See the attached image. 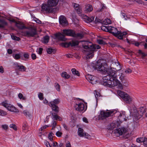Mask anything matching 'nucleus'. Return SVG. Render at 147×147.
Wrapping results in <instances>:
<instances>
[{
  "instance_id": "22",
  "label": "nucleus",
  "mask_w": 147,
  "mask_h": 147,
  "mask_svg": "<svg viewBox=\"0 0 147 147\" xmlns=\"http://www.w3.org/2000/svg\"><path fill=\"white\" fill-rule=\"evenodd\" d=\"M56 113H52V119L53 120H58L59 121H61L62 120V118L61 117H60L59 116L57 115V113L55 112Z\"/></svg>"
},
{
  "instance_id": "48",
  "label": "nucleus",
  "mask_w": 147,
  "mask_h": 147,
  "mask_svg": "<svg viewBox=\"0 0 147 147\" xmlns=\"http://www.w3.org/2000/svg\"><path fill=\"white\" fill-rule=\"evenodd\" d=\"M53 49L51 48H48L47 49V51L48 53L51 54L53 51Z\"/></svg>"
},
{
  "instance_id": "63",
  "label": "nucleus",
  "mask_w": 147,
  "mask_h": 147,
  "mask_svg": "<svg viewBox=\"0 0 147 147\" xmlns=\"http://www.w3.org/2000/svg\"><path fill=\"white\" fill-rule=\"evenodd\" d=\"M43 49L41 48H39L38 49V53L39 54H41L42 52Z\"/></svg>"
},
{
  "instance_id": "25",
  "label": "nucleus",
  "mask_w": 147,
  "mask_h": 147,
  "mask_svg": "<svg viewBox=\"0 0 147 147\" xmlns=\"http://www.w3.org/2000/svg\"><path fill=\"white\" fill-rule=\"evenodd\" d=\"M49 37L48 35L45 36L43 37L42 42L43 43L47 44L49 41Z\"/></svg>"
},
{
  "instance_id": "4",
  "label": "nucleus",
  "mask_w": 147,
  "mask_h": 147,
  "mask_svg": "<svg viewBox=\"0 0 147 147\" xmlns=\"http://www.w3.org/2000/svg\"><path fill=\"white\" fill-rule=\"evenodd\" d=\"M27 30L23 32L24 36L28 37H34L37 34L36 30L34 26H31L25 28Z\"/></svg>"
},
{
  "instance_id": "6",
  "label": "nucleus",
  "mask_w": 147,
  "mask_h": 147,
  "mask_svg": "<svg viewBox=\"0 0 147 147\" xmlns=\"http://www.w3.org/2000/svg\"><path fill=\"white\" fill-rule=\"evenodd\" d=\"M113 111H110L108 112L102 111L99 115V118L100 119H104L110 116H113L114 114Z\"/></svg>"
},
{
  "instance_id": "19",
  "label": "nucleus",
  "mask_w": 147,
  "mask_h": 147,
  "mask_svg": "<svg viewBox=\"0 0 147 147\" xmlns=\"http://www.w3.org/2000/svg\"><path fill=\"white\" fill-rule=\"evenodd\" d=\"M118 117L121 121H127L129 120V119L127 117L126 118L125 115V112L123 113H121Z\"/></svg>"
},
{
  "instance_id": "47",
  "label": "nucleus",
  "mask_w": 147,
  "mask_h": 147,
  "mask_svg": "<svg viewBox=\"0 0 147 147\" xmlns=\"http://www.w3.org/2000/svg\"><path fill=\"white\" fill-rule=\"evenodd\" d=\"M7 115L6 112L0 109V115L5 116Z\"/></svg>"
},
{
  "instance_id": "51",
  "label": "nucleus",
  "mask_w": 147,
  "mask_h": 147,
  "mask_svg": "<svg viewBox=\"0 0 147 147\" xmlns=\"http://www.w3.org/2000/svg\"><path fill=\"white\" fill-rule=\"evenodd\" d=\"M56 125V122L54 120H53L52 121L51 125H52V129H53L55 128Z\"/></svg>"
},
{
  "instance_id": "9",
  "label": "nucleus",
  "mask_w": 147,
  "mask_h": 147,
  "mask_svg": "<svg viewBox=\"0 0 147 147\" xmlns=\"http://www.w3.org/2000/svg\"><path fill=\"white\" fill-rule=\"evenodd\" d=\"M3 106L6 108L9 111L14 112H18V110L15 107L10 104L6 103H2Z\"/></svg>"
},
{
  "instance_id": "41",
  "label": "nucleus",
  "mask_w": 147,
  "mask_h": 147,
  "mask_svg": "<svg viewBox=\"0 0 147 147\" xmlns=\"http://www.w3.org/2000/svg\"><path fill=\"white\" fill-rule=\"evenodd\" d=\"M10 127L13 129L14 130L16 131L17 130V127L16 125L14 124H11L9 125Z\"/></svg>"
},
{
  "instance_id": "57",
  "label": "nucleus",
  "mask_w": 147,
  "mask_h": 147,
  "mask_svg": "<svg viewBox=\"0 0 147 147\" xmlns=\"http://www.w3.org/2000/svg\"><path fill=\"white\" fill-rule=\"evenodd\" d=\"M138 53L141 55L142 57H144L146 55L141 50H139Z\"/></svg>"
},
{
  "instance_id": "52",
  "label": "nucleus",
  "mask_w": 147,
  "mask_h": 147,
  "mask_svg": "<svg viewBox=\"0 0 147 147\" xmlns=\"http://www.w3.org/2000/svg\"><path fill=\"white\" fill-rule=\"evenodd\" d=\"M84 136L87 139H90L91 138L90 136L87 133H84Z\"/></svg>"
},
{
  "instance_id": "56",
  "label": "nucleus",
  "mask_w": 147,
  "mask_h": 147,
  "mask_svg": "<svg viewBox=\"0 0 147 147\" xmlns=\"http://www.w3.org/2000/svg\"><path fill=\"white\" fill-rule=\"evenodd\" d=\"M132 71L129 68L127 69L124 71L127 74H130L132 72Z\"/></svg>"
},
{
  "instance_id": "3",
  "label": "nucleus",
  "mask_w": 147,
  "mask_h": 147,
  "mask_svg": "<svg viewBox=\"0 0 147 147\" xmlns=\"http://www.w3.org/2000/svg\"><path fill=\"white\" fill-rule=\"evenodd\" d=\"M115 75H116V79L117 80H118L119 83H118L117 84L116 86H112V87H110V88H113L115 86H117V88L120 89H123V86L121 83L117 79V76H119V78L122 83L123 84L124 86H126L128 85L127 82L126 81L125 78V76L124 74L121 71H119L116 72L115 71Z\"/></svg>"
},
{
  "instance_id": "13",
  "label": "nucleus",
  "mask_w": 147,
  "mask_h": 147,
  "mask_svg": "<svg viewBox=\"0 0 147 147\" xmlns=\"http://www.w3.org/2000/svg\"><path fill=\"white\" fill-rule=\"evenodd\" d=\"M59 21L60 24L63 26H66L68 24L65 17L63 16H61L59 17Z\"/></svg>"
},
{
  "instance_id": "53",
  "label": "nucleus",
  "mask_w": 147,
  "mask_h": 147,
  "mask_svg": "<svg viewBox=\"0 0 147 147\" xmlns=\"http://www.w3.org/2000/svg\"><path fill=\"white\" fill-rule=\"evenodd\" d=\"M55 84V86L57 90L58 91H60V86L59 85L58 83H56Z\"/></svg>"
},
{
  "instance_id": "36",
  "label": "nucleus",
  "mask_w": 147,
  "mask_h": 147,
  "mask_svg": "<svg viewBox=\"0 0 147 147\" xmlns=\"http://www.w3.org/2000/svg\"><path fill=\"white\" fill-rule=\"evenodd\" d=\"M18 97L20 99H22V100H25L26 99V97L24 96L21 93H20L18 94Z\"/></svg>"
},
{
  "instance_id": "50",
  "label": "nucleus",
  "mask_w": 147,
  "mask_h": 147,
  "mask_svg": "<svg viewBox=\"0 0 147 147\" xmlns=\"http://www.w3.org/2000/svg\"><path fill=\"white\" fill-rule=\"evenodd\" d=\"M2 128L4 130H6L8 128V126L7 125H1Z\"/></svg>"
},
{
  "instance_id": "37",
  "label": "nucleus",
  "mask_w": 147,
  "mask_h": 147,
  "mask_svg": "<svg viewBox=\"0 0 147 147\" xmlns=\"http://www.w3.org/2000/svg\"><path fill=\"white\" fill-rule=\"evenodd\" d=\"M144 137L140 138L137 139L136 142L138 143L142 142L144 140Z\"/></svg>"
},
{
  "instance_id": "2",
  "label": "nucleus",
  "mask_w": 147,
  "mask_h": 147,
  "mask_svg": "<svg viewBox=\"0 0 147 147\" xmlns=\"http://www.w3.org/2000/svg\"><path fill=\"white\" fill-rule=\"evenodd\" d=\"M83 48L86 50L85 51L87 52V58L90 59L93 57V51H96V49H99L100 47L98 45L91 44L84 45Z\"/></svg>"
},
{
  "instance_id": "59",
  "label": "nucleus",
  "mask_w": 147,
  "mask_h": 147,
  "mask_svg": "<svg viewBox=\"0 0 147 147\" xmlns=\"http://www.w3.org/2000/svg\"><path fill=\"white\" fill-rule=\"evenodd\" d=\"M62 132L59 131H57L56 133V136L59 137H60L62 135Z\"/></svg>"
},
{
  "instance_id": "45",
  "label": "nucleus",
  "mask_w": 147,
  "mask_h": 147,
  "mask_svg": "<svg viewBox=\"0 0 147 147\" xmlns=\"http://www.w3.org/2000/svg\"><path fill=\"white\" fill-rule=\"evenodd\" d=\"M71 32H69L68 36H70L74 37L75 32L73 30H70Z\"/></svg>"
},
{
  "instance_id": "46",
  "label": "nucleus",
  "mask_w": 147,
  "mask_h": 147,
  "mask_svg": "<svg viewBox=\"0 0 147 147\" xmlns=\"http://www.w3.org/2000/svg\"><path fill=\"white\" fill-rule=\"evenodd\" d=\"M98 43L100 45H105L106 43L103 40L101 39H98L97 40Z\"/></svg>"
},
{
  "instance_id": "12",
  "label": "nucleus",
  "mask_w": 147,
  "mask_h": 147,
  "mask_svg": "<svg viewBox=\"0 0 147 147\" xmlns=\"http://www.w3.org/2000/svg\"><path fill=\"white\" fill-rule=\"evenodd\" d=\"M73 6L76 11L77 13L79 16H82V8L78 4L74 3L73 4Z\"/></svg>"
},
{
  "instance_id": "23",
  "label": "nucleus",
  "mask_w": 147,
  "mask_h": 147,
  "mask_svg": "<svg viewBox=\"0 0 147 147\" xmlns=\"http://www.w3.org/2000/svg\"><path fill=\"white\" fill-rule=\"evenodd\" d=\"M7 25V23L4 20L0 19V28H4Z\"/></svg>"
},
{
  "instance_id": "28",
  "label": "nucleus",
  "mask_w": 147,
  "mask_h": 147,
  "mask_svg": "<svg viewBox=\"0 0 147 147\" xmlns=\"http://www.w3.org/2000/svg\"><path fill=\"white\" fill-rule=\"evenodd\" d=\"M61 76L62 77L66 79H68L70 77V76L65 71H63L62 73Z\"/></svg>"
},
{
  "instance_id": "10",
  "label": "nucleus",
  "mask_w": 147,
  "mask_h": 147,
  "mask_svg": "<svg viewBox=\"0 0 147 147\" xmlns=\"http://www.w3.org/2000/svg\"><path fill=\"white\" fill-rule=\"evenodd\" d=\"M74 107L76 110L80 111H85L87 109V107L85 108L84 105L82 103L76 104L75 105Z\"/></svg>"
},
{
  "instance_id": "29",
  "label": "nucleus",
  "mask_w": 147,
  "mask_h": 147,
  "mask_svg": "<svg viewBox=\"0 0 147 147\" xmlns=\"http://www.w3.org/2000/svg\"><path fill=\"white\" fill-rule=\"evenodd\" d=\"M70 44L72 47L77 46L79 44V42L77 40H73L70 42Z\"/></svg>"
},
{
  "instance_id": "8",
  "label": "nucleus",
  "mask_w": 147,
  "mask_h": 147,
  "mask_svg": "<svg viewBox=\"0 0 147 147\" xmlns=\"http://www.w3.org/2000/svg\"><path fill=\"white\" fill-rule=\"evenodd\" d=\"M41 11H45L46 13H51L53 11V9L47 3H43L41 6Z\"/></svg>"
},
{
  "instance_id": "1",
  "label": "nucleus",
  "mask_w": 147,
  "mask_h": 147,
  "mask_svg": "<svg viewBox=\"0 0 147 147\" xmlns=\"http://www.w3.org/2000/svg\"><path fill=\"white\" fill-rule=\"evenodd\" d=\"M95 68L97 70L101 72L102 73L108 75L103 78L102 84L109 87H112L116 86L119 83L116 79L115 70L112 68L108 69L106 63L103 61L99 60L95 65Z\"/></svg>"
},
{
  "instance_id": "17",
  "label": "nucleus",
  "mask_w": 147,
  "mask_h": 147,
  "mask_svg": "<svg viewBox=\"0 0 147 147\" xmlns=\"http://www.w3.org/2000/svg\"><path fill=\"white\" fill-rule=\"evenodd\" d=\"M58 0H48V4L52 8L56 6L57 4Z\"/></svg>"
},
{
  "instance_id": "44",
  "label": "nucleus",
  "mask_w": 147,
  "mask_h": 147,
  "mask_svg": "<svg viewBox=\"0 0 147 147\" xmlns=\"http://www.w3.org/2000/svg\"><path fill=\"white\" fill-rule=\"evenodd\" d=\"M104 22H105V24L106 25L111 24V20L108 19H105Z\"/></svg>"
},
{
  "instance_id": "32",
  "label": "nucleus",
  "mask_w": 147,
  "mask_h": 147,
  "mask_svg": "<svg viewBox=\"0 0 147 147\" xmlns=\"http://www.w3.org/2000/svg\"><path fill=\"white\" fill-rule=\"evenodd\" d=\"M71 71L73 74L77 75L78 76H80L79 72L78 71H76L75 69H71Z\"/></svg>"
},
{
  "instance_id": "5",
  "label": "nucleus",
  "mask_w": 147,
  "mask_h": 147,
  "mask_svg": "<svg viewBox=\"0 0 147 147\" xmlns=\"http://www.w3.org/2000/svg\"><path fill=\"white\" fill-rule=\"evenodd\" d=\"M117 93L119 95L123 100L126 103L130 104L131 103L133 100V98L128 94L120 90H118Z\"/></svg>"
},
{
  "instance_id": "31",
  "label": "nucleus",
  "mask_w": 147,
  "mask_h": 147,
  "mask_svg": "<svg viewBox=\"0 0 147 147\" xmlns=\"http://www.w3.org/2000/svg\"><path fill=\"white\" fill-rule=\"evenodd\" d=\"M24 59L22 58L21 59L25 61H27L29 57V55L28 53H24L23 55Z\"/></svg>"
},
{
  "instance_id": "35",
  "label": "nucleus",
  "mask_w": 147,
  "mask_h": 147,
  "mask_svg": "<svg viewBox=\"0 0 147 147\" xmlns=\"http://www.w3.org/2000/svg\"><path fill=\"white\" fill-rule=\"evenodd\" d=\"M71 32L70 29H65L63 30V34L66 36H68L69 32Z\"/></svg>"
},
{
  "instance_id": "38",
  "label": "nucleus",
  "mask_w": 147,
  "mask_h": 147,
  "mask_svg": "<svg viewBox=\"0 0 147 147\" xmlns=\"http://www.w3.org/2000/svg\"><path fill=\"white\" fill-rule=\"evenodd\" d=\"M109 27V26H102L101 27V29L105 32H109V29L108 28Z\"/></svg>"
},
{
  "instance_id": "55",
  "label": "nucleus",
  "mask_w": 147,
  "mask_h": 147,
  "mask_svg": "<svg viewBox=\"0 0 147 147\" xmlns=\"http://www.w3.org/2000/svg\"><path fill=\"white\" fill-rule=\"evenodd\" d=\"M144 140L143 142L144 145L145 147H147V138L144 137Z\"/></svg>"
},
{
  "instance_id": "34",
  "label": "nucleus",
  "mask_w": 147,
  "mask_h": 147,
  "mask_svg": "<svg viewBox=\"0 0 147 147\" xmlns=\"http://www.w3.org/2000/svg\"><path fill=\"white\" fill-rule=\"evenodd\" d=\"M18 69L20 71H24L26 70L25 67L23 65H18Z\"/></svg>"
},
{
  "instance_id": "43",
  "label": "nucleus",
  "mask_w": 147,
  "mask_h": 147,
  "mask_svg": "<svg viewBox=\"0 0 147 147\" xmlns=\"http://www.w3.org/2000/svg\"><path fill=\"white\" fill-rule=\"evenodd\" d=\"M38 96L40 100H42L44 98L43 94L42 93L39 92L38 93Z\"/></svg>"
},
{
  "instance_id": "24",
  "label": "nucleus",
  "mask_w": 147,
  "mask_h": 147,
  "mask_svg": "<svg viewBox=\"0 0 147 147\" xmlns=\"http://www.w3.org/2000/svg\"><path fill=\"white\" fill-rule=\"evenodd\" d=\"M94 16H92L91 17H89L85 15L84 16V18L86 20V22H91L94 20Z\"/></svg>"
},
{
  "instance_id": "49",
  "label": "nucleus",
  "mask_w": 147,
  "mask_h": 147,
  "mask_svg": "<svg viewBox=\"0 0 147 147\" xmlns=\"http://www.w3.org/2000/svg\"><path fill=\"white\" fill-rule=\"evenodd\" d=\"M53 134L52 133H50L49 134L48 138L50 140V141H52L53 140Z\"/></svg>"
},
{
  "instance_id": "14",
  "label": "nucleus",
  "mask_w": 147,
  "mask_h": 147,
  "mask_svg": "<svg viewBox=\"0 0 147 147\" xmlns=\"http://www.w3.org/2000/svg\"><path fill=\"white\" fill-rule=\"evenodd\" d=\"M127 33L126 32H121V31H118V32H117L115 36L117 37L119 39H122L124 38L125 37L126 35L127 34Z\"/></svg>"
},
{
  "instance_id": "15",
  "label": "nucleus",
  "mask_w": 147,
  "mask_h": 147,
  "mask_svg": "<svg viewBox=\"0 0 147 147\" xmlns=\"http://www.w3.org/2000/svg\"><path fill=\"white\" fill-rule=\"evenodd\" d=\"M56 37L59 40L65 41L66 39L65 37V35L61 33H59L55 34Z\"/></svg>"
},
{
  "instance_id": "27",
  "label": "nucleus",
  "mask_w": 147,
  "mask_h": 147,
  "mask_svg": "<svg viewBox=\"0 0 147 147\" xmlns=\"http://www.w3.org/2000/svg\"><path fill=\"white\" fill-rule=\"evenodd\" d=\"M84 130L81 128H78V134L81 137L84 136V133L83 132Z\"/></svg>"
},
{
  "instance_id": "39",
  "label": "nucleus",
  "mask_w": 147,
  "mask_h": 147,
  "mask_svg": "<svg viewBox=\"0 0 147 147\" xmlns=\"http://www.w3.org/2000/svg\"><path fill=\"white\" fill-rule=\"evenodd\" d=\"M11 36L12 39L13 40H16L18 41H19L20 40V38L19 37H17L13 35L12 34L11 35Z\"/></svg>"
},
{
  "instance_id": "61",
  "label": "nucleus",
  "mask_w": 147,
  "mask_h": 147,
  "mask_svg": "<svg viewBox=\"0 0 147 147\" xmlns=\"http://www.w3.org/2000/svg\"><path fill=\"white\" fill-rule=\"evenodd\" d=\"M96 93L95 94V97L96 98V100L97 101L98 99V96L99 97L100 96H99V94L98 92H96Z\"/></svg>"
},
{
  "instance_id": "18",
  "label": "nucleus",
  "mask_w": 147,
  "mask_h": 147,
  "mask_svg": "<svg viewBox=\"0 0 147 147\" xmlns=\"http://www.w3.org/2000/svg\"><path fill=\"white\" fill-rule=\"evenodd\" d=\"M92 5L88 4L85 6L84 11L85 13H88L92 11Z\"/></svg>"
},
{
  "instance_id": "42",
  "label": "nucleus",
  "mask_w": 147,
  "mask_h": 147,
  "mask_svg": "<svg viewBox=\"0 0 147 147\" xmlns=\"http://www.w3.org/2000/svg\"><path fill=\"white\" fill-rule=\"evenodd\" d=\"M83 36L82 34H81L78 33L76 34L75 33L74 35V37H79L80 38H82Z\"/></svg>"
},
{
  "instance_id": "26",
  "label": "nucleus",
  "mask_w": 147,
  "mask_h": 147,
  "mask_svg": "<svg viewBox=\"0 0 147 147\" xmlns=\"http://www.w3.org/2000/svg\"><path fill=\"white\" fill-rule=\"evenodd\" d=\"M16 26L19 28L22 29L26 28L24 24L21 23H17L16 24Z\"/></svg>"
},
{
  "instance_id": "54",
  "label": "nucleus",
  "mask_w": 147,
  "mask_h": 147,
  "mask_svg": "<svg viewBox=\"0 0 147 147\" xmlns=\"http://www.w3.org/2000/svg\"><path fill=\"white\" fill-rule=\"evenodd\" d=\"M62 45L65 47H67L70 45V42L69 43H63Z\"/></svg>"
},
{
  "instance_id": "58",
  "label": "nucleus",
  "mask_w": 147,
  "mask_h": 147,
  "mask_svg": "<svg viewBox=\"0 0 147 147\" xmlns=\"http://www.w3.org/2000/svg\"><path fill=\"white\" fill-rule=\"evenodd\" d=\"M49 126L48 125H45L43 127H42L40 128L39 129V131H42L43 130L46 129L47 127H48Z\"/></svg>"
},
{
  "instance_id": "40",
  "label": "nucleus",
  "mask_w": 147,
  "mask_h": 147,
  "mask_svg": "<svg viewBox=\"0 0 147 147\" xmlns=\"http://www.w3.org/2000/svg\"><path fill=\"white\" fill-rule=\"evenodd\" d=\"M23 113L24 115L26 117H30L31 115V114L29 111L26 110L24 111Z\"/></svg>"
},
{
  "instance_id": "62",
  "label": "nucleus",
  "mask_w": 147,
  "mask_h": 147,
  "mask_svg": "<svg viewBox=\"0 0 147 147\" xmlns=\"http://www.w3.org/2000/svg\"><path fill=\"white\" fill-rule=\"evenodd\" d=\"M31 57L32 59H35L36 58V55L35 54L32 53L31 55Z\"/></svg>"
},
{
  "instance_id": "33",
  "label": "nucleus",
  "mask_w": 147,
  "mask_h": 147,
  "mask_svg": "<svg viewBox=\"0 0 147 147\" xmlns=\"http://www.w3.org/2000/svg\"><path fill=\"white\" fill-rule=\"evenodd\" d=\"M13 56L14 58L16 60H18L21 58V55L20 53L13 54Z\"/></svg>"
},
{
  "instance_id": "21",
  "label": "nucleus",
  "mask_w": 147,
  "mask_h": 147,
  "mask_svg": "<svg viewBox=\"0 0 147 147\" xmlns=\"http://www.w3.org/2000/svg\"><path fill=\"white\" fill-rule=\"evenodd\" d=\"M146 111V108L145 106L141 107L138 111V114L141 116H142L144 113Z\"/></svg>"
},
{
  "instance_id": "20",
  "label": "nucleus",
  "mask_w": 147,
  "mask_h": 147,
  "mask_svg": "<svg viewBox=\"0 0 147 147\" xmlns=\"http://www.w3.org/2000/svg\"><path fill=\"white\" fill-rule=\"evenodd\" d=\"M85 78L87 80L93 84L94 83V77L91 75H87L86 76Z\"/></svg>"
},
{
  "instance_id": "11",
  "label": "nucleus",
  "mask_w": 147,
  "mask_h": 147,
  "mask_svg": "<svg viewBox=\"0 0 147 147\" xmlns=\"http://www.w3.org/2000/svg\"><path fill=\"white\" fill-rule=\"evenodd\" d=\"M127 131V128L122 127L121 128L116 129L115 131V134H118L119 135H122L125 134Z\"/></svg>"
},
{
  "instance_id": "60",
  "label": "nucleus",
  "mask_w": 147,
  "mask_h": 147,
  "mask_svg": "<svg viewBox=\"0 0 147 147\" xmlns=\"http://www.w3.org/2000/svg\"><path fill=\"white\" fill-rule=\"evenodd\" d=\"M53 145V147H58V144L56 142H54Z\"/></svg>"
},
{
  "instance_id": "16",
  "label": "nucleus",
  "mask_w": 147,
  "mask_h": 147,
  "mask_svg": "<svg viewBox=\"0 0 147 147\" xmlns=\"http://www.w3.org/2000/svg\"><path fill=\"white\" fill-rule=\"evenodd\" d=\"M109 32L112 33L115 36L117 35V32H118V30L117 28L112 27L111 26H109L108 28Z\"/></svg>"
},
{
  "instance_id": "64",
  "label": "nucleus",
  "mask_w": 147,
  "mask_h": 147,
  "mask_svg": "<svg viewBox=\"0 0 147 147\" xmlns=\"http://www.w3.org/2000/svg\"><path fill=\"white\" fill-rule=\"evenodd\" d=\"M122 15L125 20H127L129 18L127 17V16L125 14L123 13Z\"/></svg>"
},
{
  "instance_id": "7",
  "label": "nucleus",
  "mask_w": 147,
  "mask_h": 147,
  "mask_svg": "<svg viewBox=\"0 0 147 147\" xmlns=\"http://www.w3.org/2000/svg\"><path fill=\"white\" fill-rule=\"evenodd\" d=\"M59 102V100L58 99H55L53 101H51L49 103V105L54 111L58 113L59 111V108L56 105L58 104Z\"/></svg>"
},
{
  "instance_id": "30",
  "label": "nucleus",
  "mask_w": 147,
  "mask_h": 147,
  "mask_svg": "<svg viewBox=\"0 0 147 147\" xmlns=\"http://www.w3.org/2000/svg\"><path fill=\"white\" fill-rule=\"evenodd\" d=\"M110 126L111 129H113L115 128L119 127L118 123L117 122L112 123L111 124Z\"/></svg>"
}]
</instances>
